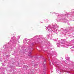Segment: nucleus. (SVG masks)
<instances>
[{"instance_id":"obj_1","label":"nucleus","mask_w":74,"mask_h":74,"mask_svg":"<svg viewBox=\"0 0 74 74\" xmlns=\"http://www.w3.org/2000/svg\"><path fill=\"white\" fill-rule=\"evenodd\" d=\"M59 26L57 24H55L52 26L51 27V26L50 25H49L47 26V28H46L47 31H49L50 32H52V31L54 32L55 33H58V29L56 28H58Z\"/></svg>"},{"instance_id":"obj_2","label":"nucleus","mask_w":74,"mask_h":74,"mask_svg":"<svg viewBox=\"0 0 74 74\" xmlns=\"http://www.w3.org/2000/svg\"><path fill=\"white\" fill-rule=\"evenodd\" d=\"M66 39H62L60 41V43H57L58 47H60V46L61 45V47H65L66 48H67L69 46H72V45H71V44L66 45L65 43H66Z\"/></svg>"},{"instance_id":"obj_3","label":"nucleus","mask_w":74,"mask_h":74,"mask_svg":"<svg viewBox=\"0 0 74 74\" xmlns=\"http://www.w3.org/2000/svg\"><path fill=\"white\" fill-rule=\"evenodd\" d=\"M57 21L58 22H64V23H66L67 22V19L65 18H61V19H57Z\"/></svg>"},{"instance_id":"obj_4","label":"nucleus","mask_w":74,"mask_h":74,"mask_svg":"<svg viewBox=\"0 0 74 74\" xmlns=\"http://www.w3.org/2000/svg\"><path fill=\"white\" fill-rule=\"evenodd\" d=\"M10 42H15L16 43L17 42L16 40V38H15V36H13L12 38L10 41L9 43H10Z\"/></svg>"},{"instance_id":"obj_5","label":"nucleus","mask_w":74,"mask_h":74,"mask_svg":"<svg viewBox=\"0 0 74 74\" xmlns=\"http://www.w3.org/2000/svg\"><path fill=\"white\" fill-rule=\"evenodd\" d=\"M44 67V70L41 72V73H42L43 74H46V72H45V69H46V64H45L43 65Z\"/></svg>"},{"instance_id":"obj_6","label":"nucleus","mask_w":74,"mask_h":74,"mask_svg":"<svg viewBox=\"0 0 74 74\" xmlns=\"http://www.w3.org/2000/svg\"><path fill=\"white\" fill-rule=\"evenodd\" d=\"M72 13H67V14H66L65 16L66 17H70V16H71V15H72Z\"/></svg>"},{"instance_id":"obj_7","label":"nucleus","mask_w":74,"mask_h":74,"mask_svg":"<svg viewBox=\"0 0 74 74\" xmlns=\"http://www.w3.org/2000/svg\"><path fill=\"white\" fill-rule=\"evenodd\" d=\"M67 30L65 29V30L63 31V32H61L60 33L61 34H64V33H67Z\"/></svg>"},{"instance_id":"obj_8","label":"nucleus","mask_w":74,"mask_h":74,"mask_svg":"<svg viewBox=\"0 0 74 74\" xmlns=\"http://www.w3.org/2000/svg\"><path fill=\"white\" fill-rule=\"evenodd\" d=\"M32 53L30 52H29L28 56H29V58H32Z\"/></svg>"},{"instance_id":"obj_9","label":"nucleus","mask_w":74,"mask_h":74,"mask_svg":"<svg viewBox=\"0 0 74 74\" xmlns=\"http://www.w3.org/2000/svg\"><path fill=\"white\" fill-rule=\"evenodd\" d=\"M5 47V48H8V46H7V45H5L4 46H3V47Z\"/></svg>"},{"instance_id":"obj_10","label":"nucleus","mask_w":74,"mask_h":74,"mask_svg":"<svg viewBox=\"0 0 74 74\" xmlns=\"http://www.w3.org/2000/svg\"><path fill=\"white\" fill-rule=\"evenodd\" d=\"M56 14V16H60V14H56V13H55Z\"/></svg>"},{"instance_id":"obj_11","label":"nucleus","mask_w":74,"mask_h":74,"mask_svg":"<svg viewBox=\"0 0 74 74\" xmlns=\"http://www.w3.org/2000/svg\"><path fill=\"white\" fill-rule=\"evenodd\" d=\"M33 45H34V44H33V43L31 44L30 45L31 47H33Z\"/></svg>"},{"instance_id":"obj_12","label":"nucleus","mask_w":74,"mask_h":74,"mask_svg":"<svg viewBox=\"0 0 74 74\" xmlns=\"http://www.w3.org/2000/svg\"><path fill=\"white\" fill-rule=\"evenodd\" d=\"M62 31L63 30V28H62L60 29V30H59L58 31H62Z\"/></svg>"},{"instance_id":"obj_13","label":"nucleus","mask_w":74,"mask_h":74,"mask_svg":"<svg viewBox=\"0 0 74 74\" xmlns=\"http://www.w3.org/2000/svg\"><path fill=\"white\" fill-rule=\"evenodd\" d=\"M70 30H74V28H72L71 29H70Z\"/></svg>"},{"instance_id":"obj_14","label":"nucleus","mask_w":74,"mask_h":74,"mask_svg":"<svg viewBox=\"0 0 74 74\" xmlns=\"http://www.w3.org/2000/svg\"><path fill=\"white\" fill-rule=\"evenodd\" d=\"M54 41H58V39H55L54 40Z\"/></svg>"},{"instance_id":"obj_15","label":"nucleus","mask_w":74,"mask_h":74,"mask_svg":"<svg viewBox=\"0 0 74 74\" xmlns=\"http://www.w3.org/2000/svg\"><path fill=\"white\" fill-rule=\"evenodd\" d=\"M43 60H44V62H46V59H43Z\"/></svg>"},{"instance_id":"obj_16","label":"nucleus","mask_w":74,"mask_h":74,"mask_svg":"<svg viewBox=\"0 0 74 74\" xmlns=\"http://www.w3.org/2000/svg\"><path fill=\"white\" fill-rule=\"evenodd\" d=\"M37 37H38V36H36L34 37V38H37Z\"/></svg>"},{"instance_id":"obj_17","label":"nucleus","mask_w":74,"mask_h":74,"mask_svg":"<svg viewBox=\"0 0 74 74\" xmlns=\"http://www.w3.org/2000/svg\"><path fill=\"white\" fill-rule=\"evenodd\" d=\"M50 55H52V56H53V55L54 56H55V55H52V54H50Z\"/></svg>"},{"instance_id":"obj_18","label":"nucleus","mask_w":74,"mask_h":74,"mask_svg":"<svg viewBox=\"0 0 74 74\" xmlns=\"http://www.w3.org/2000/svg\"><path fill=\"white\" fill-rule=\"evenodd\" d=\"M26 41V39H24L23 40V42H25V41Z\"/></svg>"},{"instance_id":"obj_19","label":"nucleus","mask_w":74,"mask_h":74,"mask_svg":"<svg viewBox=\"0 0 74 74\" xmlns=\"http://www.w3.org/2000/svg\"><path fill=\"white\" fill-rule=\"evenodd\" d=\"M18 39H19V38H20V36H18Z\"/></svg>"},{"instance_id":"obj_20","label":"nucleus","mask_w":74,"mask_h":74,"mask_svg":"<svg viewBox=\"0 0 74 74\" xmlns=\"http://www.w3.org/2000/svg\"><path fill=\"white\" fill-rule=\"evenodd\" d=\"M1 60H2V59H0V61H1Z\"/></svg>"},{"instance_id":"obj_21","label":"nucleus","mask_w":74,"mask_h":74,"mask_svg":"<svg viewBox=\"0 0 74 74\" xmlns=\"http://www.w3.org/2000/svg\"><path fill=\"white\" fill-rule=\"evenodd\" d=\"M55 55H57V53H56Z\"/></svg>"},{"instance_id":"obj_22","label":"nucleus","mask_w":74,"mask_h":74,"mask_svg":"<svg viewBox=\"0 0 74 74\" xmlns=\"http://www.w3.org/2000/svg\"><path fill=\"white\" fill-rule=\"evenodd\" d=\"M10 47V48H12V46Z\"/></svg>"},{"instance_id":"obj_23","label":"nucleus","mask_w":74,"mask_h":74,"mask_svg":"<svg viewBox=\"0 0 74 74\" xmlns=\"http://www.w3.org/2000/svg\"><path fill=\"white\" fill-rule=\"evenodd\" d=\"M56 71H58V70H56Z\"/></svg>"},{"instance_id":"obj_24","label":"nucleus","mask_w":74,"mask_h":74,"mask_svg":"<svg viewBox=\"0 0 74 74\" xmlns=\"http://www.w3.org/2000/svg\"><path fill=\"white\" fill-rule=\"evenodd\" d=\"M71 48H74V47H72Z\"/></svg>"},{"instance_id":"obj_25","label":"nucleus","mask_w":74,"mask_h":74,"mask_svg":"<svg viewBox=\"0 0 74 74\" xmlns=\"http://www.w3.org/2000/svg\"><path fill=\"white\" fill-rule=\"evenodd\" d=\"M52 25H53V24H52Z\"/></svg>"},{"instance_id":"obj_26","label":"nucleus","mask_w":74,"mask_h":74,"mask_svg":"<svg viewBox=\"0 0 74 74\" xmlns=\"http://www.w3.org/2000/svg\"><path fill=\"white\" fill-rule=\"evenodd\" d=\"M26 41H25V42H26Z\"/></svg>"},{"instance_id":"obj_27","label":"nucleus","mask_w":74,"mask_h":74,"mask_svg":"<svg viewBox=\"0 0 74 74\" xmlns=\"http://www.w3.org/2000/svg\"><path fill=\"white\" fill-rule=\"evenodd\" d=\"M56 53L55 52H54V53Z\"/></svg>"}]
</instances>
